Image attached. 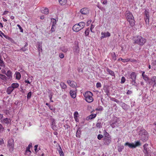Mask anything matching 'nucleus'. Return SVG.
Instances as JSON below:
<instances>
[{"label":"nucleus","instance_id":"nucleus-1","mask_svg":"<svg viewBox=\"0 0 156 156\" xmlns=\"http://www.w3.org/2000/svg\"><path fill=\"white\" fill-rule=\"evenodd\" d=\"M125 16L130 25L131 26H134L135 24V21L132 13L129 11H126L125 13Z\"/></svg>","mask_w":156,"mask_h":156},{"label":"nucleus","instance_id":"nucleus-2","mask_svg":"<svg viewBox=\"0 0 156 156\" xmlns=\"http://www.w3.org/2000/svg\"><path fill=\"white\" fill-rule=\"evenodd\" d=\"M133 43L137 44L140 45H143L146 42V40L141 36L134 37L133 39Z\"/></svg>","mask_w":156,"mask_h":156},{"label":"nucleus","instance_id":"nucleus-3","mask_svg":"<svg viewBox=\"0 0 156 156\" xmlns=\"http://www.w3.org/2000/svg\"><path fill=\"white\" fill-rule=\"evenodd\" d=\"M85 25V23L83 22H80L74 25L73 27V30L74 31L77 32L83 29Z\"/></svg>","mask_w":156,"mask_h":156},{"label":"nucleus","instance_id":"nucleus-4","mask_svg":"<svg viewBox=\"0 0 156 156\" xmlns=\"http://www.w3.org/2000/svg\"><path fill=\"white\" fill-rule=\"evenodd\" d=\"M83 95L85 98L86 101L90 103L93 101L94 98L93 97V94L90 91H88L83 94Z\"/></svg>","mask_w":156,"mask_h":156},{"label":"nucleus","instance_id":"nucleus-5","mask_svg":"<svg viewBox=\"0 0 156 156\" xmlns=\"http://www.w3.org/2000/svg\"><path fill=\"white\" fill-rule=\"evenodd\" d=\"M135 144H134L133 143H130L128 142H126L125 144L124 145L125 146H128L130 148H135L141 145V143L139 141L135 142Z\"/></svg>","mask_w":156,"mask_h":156},{"label":"nucleus","instance_id":"nucleus-6","mask_svg":"<svg viewBox=\"0 0 156 156\" xmlns=\"http://www.w3.org/2000/svg\"><path fill=\"white\" fill-rule=\"evenodd\" d=\"M129 79H130L131 83L132 85H135L136 83V74L135 72H132L129 76Z\"/></svg>","mask_w":156,"mask_h":156},{"label":"nucleus","instance_id":"nucleus-7","mask_svg":"<svg viewBox=\"0 0 156 156\" xmlns=\"http://www.w3.org/2000/svg\"><path fill=\"white\" fill-rule=\"evenodd\" d=\"M148 144H145L143 146L144 150V152L145 153V155L146 156H151V150H150L148 148Z\"/></svg>","mask_w":156,"mask_h":156},{"label":"nucleus","instance_id":"nucleus-8","mask_svg":"<svg viewBox=\"0 0 156 156\" xmlns=\"http://www.w3.org/2000/svg\"><path fill=\"white\" fill-rule=\"evenodd\" d=\"M103 140L104 141V144L107 145H109L112 141L111 136H108L107 137H106V136H104Z\"/></svg>","mask_w":156,"mask_h":156},{"label":"nucleus","instance_id":"nucleus-9","mask_svg":"<svg viewBox=\"0 0 156 156\" xmlns=\"http://www.w3.org/2000/svg\"><path fill=\"white\" fill-rule=\"evenodd\" d=\"M14 140L12 139H9L8 141L7 146L9 150L13 149L14 148Z\"/></svg>","mask_w":156,"mask_h":156},{"label":"nucleus","instance_id":"nucleus-10","mask_svg":"<svg viewBox=\"0 0 156 156\" xmlns=\"http://www.w3.org/2000/svg\"><path fill=\"white\" fill-rule=\"evenodd\" d=\"M147 83L150 85H153V86L156 85V76L153 77L151 80L147 81Z\"/></svg>","mask_w":156,"mask_h":156},{"label":"nucleus","instance_id":"nucleus-11","mask_svg":"<svg viewBox=\"0 0 156 156\" xmlns=\"http://www.w3.org/2000/svg\"><path fill=\"white\" fill-rule=\"evenodd\" d=\"M80 13L83 15H87L89 13V9L87 8H84L80 9Z\"/></svg>","mask_w":156,"mask_h":156},{"label":"nucleus","instance_id":"nucleus-12","mask_svg":"<svg viewBox=\"0 0 156 156\" xmlns=\"http://www.w3.org/2000/svg\"><path fill=\"white\" fill-rule=\"evenodd\" d=\"M67 83L69 86L72 87H75L77 86L76 83L73 81L68 80H67Z\"/></svg>","mask_w":156,"mask_h":156},{"label":"nucleus","instance_id":"nucleus-13","mask_svg":"<svg viewBox=\"0 0 156 156\" xmlns=\"http://www.w3.org/2000/svg\"><path fill=\"white\" fill-rule=\"evenodd\" d=\"M101 38L102 39L104 38L107 37H110L111 36L110 33L108 32H102L101 33Z\"/></svg>","mask_w":156,"mask_h":156},{"label":"nucleus","instance_id":"nucleus-14","mask_svg":"<svg viewBox=\"0 0 156 156\" xmlns=\"http://www.w3.org/2000/svg\"><path fill=\"white\" fill-rule=\"evenodd\" d=\"M2 123L4 124H6L7 125H8L10 124L11 120L10 119L8 118L4 119L2 121Z\"/></svg>","mask_w":156,"mask_h":156},{"label":"nucleus","instance_id":"nucleus-15","mask_svg":"<svg viewBox=\"0 0 156 156\" xmlns=\"http://www.w3.org/2000/svg\"><path fill=\"white\" fill-rule=\"evenodd\" d=\"M142 73V76L143 79L146 81H148L149 80V77L147 75L145 74L144 71H141Z\"/></svg>","mask_w":156,"mask_h":156},{"label":"nucleus","instance_id":"nucleus-16","mask_svg":"<svg viewBox=\"0 0 156 156\" xmlns=\"http://www.w3.org/2000/svg\"><path fill=\"white\" fill-rule=\"evenodd\" d=\"M97 114V113H96L92 114L90 115L87 118V120H88L95 118Z\"/></svg>","mask_w":156,"mask_h":156},{"label":"nucleus","instance_id":"nucleus-17","mask_svg":"<svg viewBox=\"0 0 156 156\" xmlns=\"http://www.w3.org/2000/svg\"><path fill=\"white\" fill-rule=\"evenodd\" d=\"M42 43L41 42L37 43V48L39 52V54H40V52H42Z\"/></svg>","mask_w":156,"mask_h":156},{"label":"nucleus","instance_id":"nucleus-18","mask_svg":"<svg viewBox=\"0 0 156 156\" xmlns=\"http://www.w3.org/2000/svg\"><path fill=\"white\" fill-rule=\"evenodd\" d=\"M70 94L71 97L73 98H74L76 96V94L74 91L71 90L70 91Z\"/></svg>","mask_w":156,"mask_h":156},{"label":"nucleus","instance_id":"nucleus-19","mask_svg":"<svg viewBox=\"0 0 156 156\" xmlns=\"http://www.w3.org/2000/svg\"><path fill=\"white\" fill-rule=\"evenodd\" d=\"M13 90L11 86L9 87L7 89L6 92L8 94H11Z\"/></svg>","mask_w":156,"mask_h":156},{"label":"nucleus","instance_id":"nucleus-20","mask_svg":"<svg viewBox=\"0 0 156 156\" xmlns=\"http://www.w3.org/2000/svg\"><path fill=\"white\" fill-rule=\"evenodd\" d=\"M14 76H15L16 79L19 80L20 79L21 75L19 72H16L14 74Z\"/></svg>","mask_w":156,"mask_h":156},{"label":"nucleus","instance_id":"nucleus-21","mask_svg":"<svg viewBox=\"0 0 156 156\" xmlns=\"http://www.w3.org/2000/svg\"><path fill=\"white\" fill-rule=\"evenodd\" d=\"M60 85L62 89L65 90L67 88L66 85L63 82H61L60 83Z\"/></svg>","mask_w":156,"mask_h":156},{"label":"nucleus","instance_id":"nucleus-22","mask_svg":"<svg viewBox=\"0 0 156 156\" xmlns=\"http://www.w3.org/2000/svg\"><path fill=\"white\" fill-rule=\"evenodd\" d=\"M19 86V84L18 83H12L11 86V87L14 90L15 88H18Z\"/></svg>","mask_w":156,"mask_h":156},{"label":"nucleus","instance_id":"nucleus-23","mask_svg":"<svg viewBox=\"0 0 156 156\" xmlns=\"http://www.w3.org/2000/svg\"><path fill=\"white\" fill-rule=\"evenodd\" d=\"M112 56V60L115 61L116 59V55L115 53L114 52L111 53Z\"/></svg>","mask_w":156,"mask_h":156},{"label":"nucleus","instance_id":"nucleus-24","mask_svg":"<svg viewBox=\"0 0 156 156\" xmlns=\"http://www.w3.org/2000/svg\"><path fill=\"white\" fill-rule=\"evenodd\" d=\"M41 12L46 14H48L49 13L48 9L47 8H45L41 10Z\"/></svg>","mask_w":156,"mask_h":156},{"label":"nucleus","instance_id":"nucleus-25","mask_svg":"<svg viewBox=\"0 0 156 156\" xmlns=\"http://www.w3.org/2000/svg\"><path fill=\"white\" fill-rule=\"evenodd\" d=\"M122 61L123 62L125 63L129 62L130 61L129 58H127L125 59H123L122 58H120L118 59V61Z\"/></svg>","mask_w":156,"mask_h":156},{"label":"nucleus","instance_id":"nucleus-26","mask_svg":"<svg viewBox=\"0 0 156 156\" xmlns=\"http://www.w3.org/2000/svg\"><path fill=\"white\" fill-rule=\"evenodd\" d=\"M107 72L109 73V74L112 76H115V73L113 71H112V70L109 69H107Z\"/></svg>","mask_w":156,"mask_h":156},{"label":"nucleus","instance_id":"nucleus-27","mask_svg":"<svg viewBox=\"0 0 156 156\" xmlns=\"http://www.w3.org/2000/svg\"><path fill=\"white\" fill-rule=\"evenodd\" d=\"M59 148L58 150V152L59 154H60V156H64V154L63 151H62V150L61 147L59 146Z\"/></svg>","mask_w":156,"mask_h":156},{"label":"nucleus","instance_id":"nucleus-28","mask_svg":"<svg viewBox=\"0 0 156 156\" xmlns=\"http://www.w3.org/2000/svg\"><path fill=\"white\" fill-rule=\"evenodd\" d=\"M6 75L10 78L12 77V73L10 70H8L6 73Z\"/></svg>","mask_w":156,"mask_h":156},{"label":"nucleus","instance_id":"nucleus-29","mask_svg":"<svg viewBox=\"0 0 156 156\" xmlns=\"http://www.w3.org/2000/svg\"><path fill=\"white\" fill-rule=\"evenodd\" d=\"M28 44L27 43H26L25 45L24 46V47L22 48L21 50L23 51H25L27 50V48L26 47L28 46Z\"/></svg>","mask_w":156,"mask_h":156},{"label":"nucleus","instance_id":"nucleus-30","mask_svg":"<svg viewBox=\"0 0 156 156\" xmlns=\"http://www.w3.org/2000/svg\"><path fill=\"white\" fill-rule=\"evenodd\" d=\"M59 3L62 5H65L66 2V0H58Z\"/></svg>","mask_w":156,"mask_h":156},{"label":"nucleus","instance_id":"nucleus-31","mask_svg":"<svg viewBox=\"0 0 156 156\" xmlns=\"http://www.w3.org/2000/svg\"><path fill=\"white\" fill-rule=\"evenodd\" d=\"M51 23L52 24V25L55 26L56 23V21L55 19L52 18L51 19Z\"/></svg>","mask_w":156,"mask_h":156},{"label":"nucleus","instance_id":"nucleus-32","mask_svg":"<svg viewBox=\"0 0 156 156\" xmlns=\"http://www.w3.org/2000/svg\"><path fill=\"white\" fill-rule=\"evenodd\" d=\"M4 37L5 38L9 40L11 42H13V40L12 38H10V37H9L8 36L6 35H5Z\"/></svg>","mask_w":156,"mask_h":156},{"label":"nucleus","instance_id":"nucleus-33","mask_svg":"<svg viewBox=\"0 0 156 156\" xmlns=\"http://www.w3.org/2000/svg\"><path fill=\"white\" fill-rule=\"evenodd\" d=\"M31 153L30 150H26L25 152V154L29 156Z\"/></svg>","mask_w":156,"mask_h":156},{"label":"nucleus","instance_id":"nucleus-34","mask_svg":"<svg viewBox=\"0 0 156 156\" xmlns=\"http://www.w3.org/2000/svg\"><path fill=\"white\" fill-rule=\"evenodd\" d=\"M144 12L146 16L145 18H149V12L145 10Z\"/></svg>","mask_w":156,"mask_h":156},{"label":"nucleus","instance_id":"nucleus-35","mask_svg":"<svg viewBox=\"0 0 156 156\" xmlns=\"http://www.w3.org/2000/svg\"><path fill=\"white\" fill-rule=\"evenodd\" d=\"M90 30L89 28L87 29L85 31L84 33L86 36H88L89 34Z\"/></svg>","mask_w":156,"mask_h":156},{"label":"nucleus","instance_id":"nucleus-36","mask_svg":"<svg viewBox=\"0 0 156 156\" xmlns=\"http://www.w3.org/2000/svg\"><path fill=\"white\" fill-rule=\"evenodd\" d=\"M1 57L0 56V66H5V65L3 63V61L1 59Z\"/></svg>","mask_w":156,"mask_h":156},{"label":"nucleus","instance_id":"nucleus-37","mask_svg":"<svg viewBox=\"0 0 156 156\" xmlns=\"http://www.w3.org/2000/svg\"><path fill=\"white\" fill-rule=\"evenodd\" d=\"M56 28L55 26L52 25L51 28V32H54L55 31V29Z\"/></svg>","mask_w":156,"mask_h":156},{"label":"nucleus","instance_id":"nucleus-38","mask_svg":"<svg viewBox=\"0 0 156 156\" xmlns=\"http://www.w3.org/2000/svg\"><path fill=\"white\" fill-rule=\"evenodd\" d=\"M96 126L97 128H100L101 127V123L100 122H98L96 124Z\"/></svg>","mask_w":156,"mask_h":156},{"label":"nucleus","instance_id":"nucleus-39","mask_svg":"<svg viewBox=\"0 0 156 156\" xmlns=\"http://www.w3.org/2000/svg\"><path fill=\"white\" fill-rule=\"evenodd\" d=\"M4 140L3 138H0V145H2L4 144Z\"/></svg>","mask_w":156,"mask_h":156},{"label":"nucleus","instance_id":"nucleus-40","mask_svg":"<svg viewBox=\"0 0 156 156\" xmlns=\"http://www.w3.org/2000/svg\"><path fill=\"white\" fill-rule=\"evenodd\" d=\"M101 2L103 5H106L107 3V0H101Z\"/></svg>","mask_w":156,"mask_h":156},{"label":"nucleus","instance_id":"nucleus-41","mask_svg":"<svg viewBox=\"0 0 156 156\" xmlns=\"http://www.w3.org/2000/svg\"><path fill=\"white\" fill-rule=\"evenodd\" d=\"M103 137L102 134H99L98 135L97 138L99 140H101Z\"/></svg>","mask_w":156,"mask_h":156},{"label":"nucleus","instance_id":"nucleus-42","mask_svg":"<svg viewBox=\"0 0 156 156\" xmlns=\"http://www.w3.org/2000/svg\"><path fill=\"white\" fill-rule=\"evenodd\" d=\"M31 94L32 93L31 92H30L28 93L27 95V98L28 99H29L31 98Z\"/></svg>","mask_w":156,"mask_h":156},{"label":"nucleus","instance_id":"nucleus-43","mask_svg":"<svg viewBox=\"0 0 156 156\" xmlns=\"http://www.w3.org/2000/svg\"><path fill=\"white\" fill-rule=\"evenodd\" d=\"M32 147V144L31 143H30V144L26 148V150H30V148Z\"/></svg>","mask_w":156,"mask_h":156},{"label":"nucleus","instance_id":"nucleus-44","mask_svg":"<svg viewBox=\"0 0 156 156\" xmlns=\"http://www.w3.org/2000/svg\"><path fill=\"white\" fill-rule=\"evenodd\" d=\"M79 114L76 111L74 112V118H75L76 117H78Z\"/></svg>","mask_w":156,"mask_h":156},{"label":"nucleus","instance_id":"nucleus-45","mask_svg":"<svg viewBox=\"0 0 156 156\" xmlns=\"http://www.w3.org/2000/svg\"><path fill=\"white\" fill-rule=\"evenodd\" d=\"M104 136H106V137H107L108 136H110L109 134L107 132L105 131L104 133Z\"/></svg>","mask_w":156,"mask_h":156},{"label":"nucleus","instance_id":"nucleus-46","mask_svg":"<svg viewBox=\"0 0 156 156\" xmlns=\"http://www.w3.org/2000/svg\"><path fill=\"white\" fill-rule=\"evenodd\" d=\"M125 79L124 76H122V77L121 80V83H124L125 81Z\"/></svg>","mask_w":156,"mask_h":156},{"label":"nucleus","instance_id":"nucleus-47","mask_svg":"<svg viewBox=\"0 0 156 156\" xmlns=\"http://www.w3.org/2000/svg\"><path fill=\"white\" fill-rule=\"evenodd\" d=\"M17 26L19 27L20 30V31L21 32H23V30L22 29V27H21V26L19 24H17Z\"/></svg>","mask_w":156,"mask_h":156},{"label":"nucleus","instance_id":"nucleus-48","mask_svg":"<svg viewBox=\"0 0 156 156\" xmlns=\"http://www.w3.org/2000/svg\"><path fill=\"white\" fill-rule=\"evenodd\" d=\"M101 83L100 82H98L96 84V87L97 88L101 87Z\"/></svg>","mask_w":156,"mask_h":156},{"label":"nucleus","instance_id":"nucleus-49","mask_svg":"<svg viewBox=\"0 0 156 156\" xmlns=\"http://www.w3.org/2000/svg\"><path fill=\"white\" fill-rule=\"evenodd\" d=\"M62 51L64 52H66L68 51V49L66 48H62Z\"/></svg>","mask_w":156,"mask_h":156},{"label":"nucleus","instance_id":"nucleus-50","mask_svg":"<svg viewBox=\"0 0 156 156\" xmlns=\"http://www.w3.org/2000/svg\"><path fill=\"white\" fill-rule=\"evenodd\" d=\"M75 52H76L77 53H79V47H76L75 48Z\"/></svg>","mask_w":156,"mask_h":156},{"label":"nucleus","instance_id":"nucleus-51","mask_svg":"<svg viewBox=\"0 0 156 156\" xmlns=\"http://www.w3.org/2000/svg\"><path fill=\"white\" fill-rule=\"evenodd\" d=\"M5 76L2 74H0V78L2 80H4L5 79Z\"/></svg>","mask_w":156,"mask_h":156},{"label":"nucleus","instance_id":"nucleus-52","mask_svg":"<svg viewBox=\"0 0 156 156\" xmlns=\"http://www.w3.org/2000/svg\"><path fill=\"white\" fill-rule=\"evenodd\" d=\"M59 57L61 58H64V56L63 54L62 53H60L59 54Z\"/></svg>","mask_w":156,"mask_h":156},{"label":"nucleus","instance_id":"nucleus-53","mask_svg":"<svg viewBox=\"0 0 156 156\" xmlns=\"http://www.w3.org/2000/svg\"><path fill=\"white\" fill-rule=\"evenodd\" d=\"M149 18H145V21L146 24L149 23Z\"/></svg>","mask_w":156,"mask_h":156},{"label":"nucleus","instance_id":"nucleus-54","mask_svg":"<svg viewBox=\"0 0 156 156\" xmlns=\"http://www.w3.org/2000/svg\"><path fill=\"white\" fill-rule=\"evenodd\" d=\"M126 93L127 94H131L132 93V91L131 90H128Z\"/></svg>","mask_w":156,"mask_h":156},{"label":"nucleus","instance_id":"nucleus-55","mask_svg":"<svg viewBox=\"0 0 156 156\" xmlns=\"http://www.w3.org/2000/svg\"><path fill=\"white\" fill-rule=\"evenodd\" d=\"M91 20H88L87 22V25L88 26H89V24H90V23H91Z\"/></svg>","mask_w":156,"mask_h":156},{"label":"nucleus","instance_id":"nucleus-56","mask_svg":"<svg viewBox=\"0 0 156 156\" xmlns=\"http://www.w3.org/2000/svg\"><path fill=\"white\" fill-rule=\"evenodd\" d=\"M4 129V127L2 126V125L0 124V131H3Z\"/></svg>","mask_w":156,"mask_h":156},{"label":"nucleus","instance_id":"nucleus-57","mask_svg":"<svg viewBox=\"0 0 156 156\" xmlns=\"http://www.w3.org/2000/svg\"><path fill=\"white\" fill-rule=\"evenodd\" d=\"M5 35L1 31H0V36L1 37H2V36H4Z\"/></svg>","mask_w":156,"mask_h":156},{"label":"nucleus","instance_id":"nucleus-58","mask_svg":"<svg viewBox=\"0 0 156 156\" xmlns=\"http://www.w3.org/2000/svg\"><path fill=\"white\" fill-rule=\"evenodd\" d=\"M49 98H50V101H51V102H53V101H52L51 100V99H52V94H51L49 95Z\"/></svg>","mask_w":156,"mask_h":156},{"label":"nucleus","instance_id":"nucleus-59","mask_svg":"<svg viewBox=\"0 0 156 156\" xmlns=\"http://www.w3.org/2000/svg\"><path fill=\"white\" fill-rule=\"evenodd\" d=\"M113 100L114 101H115L117 103L119 102V101L118 100H117L115 98H113Z\"/></svg>","mask_w":156,"mask_h":156},{"label":"nucleus","instance_id":"nucleus-60","mask_svg":"<svg viewBox=\"0 0 156 156\" xmlns=\"http://www.w3.org/2000/svg\"><path fill=\"white\" fill-rule=\"evenodd\" d=\"M136 61V60L135 59H130V61L129 62H135Z\"/></svg>","mask_w":156,"mask_h":156},{"label":"nucleus","instance_id":"nucleus-61","mask_svg":"<svg viewBox=\"0 0 156 156\" xmlns=\"http://www.w3.org/2000/svg\"><path fill=\"white\" fill-rule=\"evenodd\" d=\"M153 65H156V60L154 61L152 63Z\"/></svg>","mask_w":156,"mask_h":156},{"label":"nucleus","instance_id":"nucleus-62","mask_svg":"<svg viewBox=\"0 0 156 156\" xmlns=\"http://www.w3.org/2000/svg\"><path fill=\"white\" fill-rule=\"evenodd\" d=\"M8 13H9L8 11H5L4 12L3 14L6 15V14H8Z\"/></svg>","mask_w":156,"mask_h":156},{"label":"nucleus","instance_id":"nucleus-63","mask_svg":"<svg viewBox=\"0 0 156 156\" xmlns=\"http://www.w3.org/2000/svg\"><path fill=\"white\" fill-rule=\"evenodd\" d=\"M38 147V145H36L34 146V149L35 151H36V150L37 149V147Z\"/></svg>","mask_w":156,"mask_h":156},{"label":"nucleus","instance_id":"nucleus-64","mask_svg":"<svg viewBox=\"0 0 156 156\" xmlns=\"http://www.w3.org/2000/svg\"><path fill=\"white\" fill-rule=\"evenodd\" d=\"M94 26L92 24H91V26H90V29H93L94 28Z\"/></svg>","mask_w":156,"mask_h":156}]
</instances>
